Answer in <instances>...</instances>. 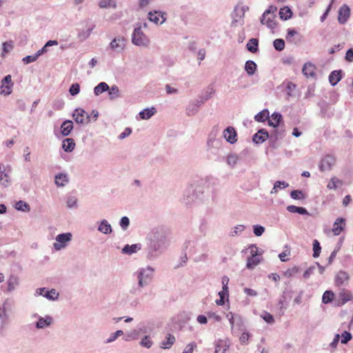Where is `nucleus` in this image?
Wrapping results in <instances>:
<instances>
[{
  "instance_id": "nucleus-40",
  "label": "nucleus",
  "mask_w": 353,
  "mask_h": 353,
  "mask_svg": "<svg viewBox=\"0 0 353 353\" xmlns=\"http://www.w3.org/2000/svg\"><path fill=\"white\" fill-rule=\"evenodd\" d=\"M14 48V42L12 41H6L2 44L1 57H4L6 54L10 52Z\"/></svg>"
},
{
  "instance_id": "nucleus-22",
  "label": "nucleus",
  "mask_w": 353,
  "mask_h": 353,
  "mask_svg": "<svg viewBox=\"0 0 353 353\" xmlns=\"http://www.w3.org/2000/svg\"><path fill=\"white\" fill-rule=\"evenodd\" d=\"M97 230L103 234H110L112 232V228L110 223L106 219H103L97 222Z\"/></svg>"
},
{
  "instance_id": "nucleus-11",
  "label": "nucleus",
  "mask_w": 353,
  "mask_h": 353,
  "mask_svg": "<svg viewBox=\"0 0 353 353\" xmlns=\"http://www.w3.org/2000/svg\"><path fill=\"white\" fill-rule=\"evenodd\" d=\"M197 197L198 196L195 193L194 185H190L185 190L181 200L184 204L190 205L193 203Z\"/></svg>"
},
{
  "instance_id": "nucleus-63",
  "label": "nucleus",
  "mask_w": 353,
  "mask_h": 353,
  "mask_svg": "<svg viewBox=\"0 0 353 353\" xmlns=\"http://www.w3.org/2000/svg\"><path fill=\"white\" fill-rule=\"evenodd\" d=\"M119 225L123 230H126L130 225V219L128 216H123L119 221Z\"/></svg>"
},
{
  "instance_id": "nucleus-55",
  "label": "nucleus",
  "mask_w": 353,
  "mask_h": 353,
  "mask_svg": "<svg viewBox=\"0 0 353 353\" xmlns=\"http://www.w3.org/2000/svg\"><path fill=\"white\" fill-rule=\"evenodd\" d=\"M248 250H249V251H250V253L251 255L250 256L261 257V256L262 254V252L259 251V248L254 244L250 245L248 247Z\"/></svg>"
},
{
  "instance_id": "nucleus-3",
  "label": "nucleus",
  "mask_w": 353,
  "mask_h": 353,
  "mask_svg": "<svg viewBox=\"0 0 353 353\" xmlns=\"http://www.w3.org/2000/svg\"><path fill=\"white\" fill-rule=\"evenodd\" d=\"M132 43L137 46L147 48L150 43L148 37L142 31V26L134 29L132 34Z\"/></svg>"
},
{
  "instance_id": "nucleus-5",
  "label": "nucleus",
  "mask_w": 353,
  "mask_h": 353,
  "mask_svg": "<svg viewBox=\"0 0 353 353\" xmlns=\"http://www.w3.org/2000/svg\"><path fill=\"white\" fill-rule=\"evenodd\" d=\"M99 117L98 112H73L74 121L79 124L87 125L94 121Z\"/></svg>"
},
{
  "instance_id": "nucleus-62",
  "label": "nucleus",
  "mask_w": 353,
  "mask_h": 353,
  "mask_svg": "<svg viewBox=\"0 0 353 353\" xmlns=\"http://www.w3.org/2000/svg\"><path fill=\"white\" fill-rule=\"evenodd\" d=\"M341 336V342L342 344H347L352 338L351 333L347 331L343 332Z\"/></svg>"
},
{
  "instance_id": "nucleus-59",
  "label": "nucleus",
  "mask_w": 353,
  "mask_h": 353,
  "mask_svg": "<svg viewBox=\"0 0 353 353\" xmlns=\"http://www.w3.org/2000/svg\"><path fill=\"white\" fill-rule=\"evenodd\" d=\"M269 113L270 112H259V113L255 115L254 119L258 122L268 121Z\"/></svg>"
},
{
  "instance_id": "nucleus-1",
  "label": "nucleus",
  "mask_w": 353,
  "mask_h": 353,
  "mask_svg": "<svg viewBox=\"0 0 353 353\" xmlns=\"http://www.w3.org/2000/svg\"><path fill=\"white\" fill-rule=\"evenodd\" d=\"M168 241L165 232L163 229H154L150 234L147 248V256L150 259L157 258L167 248Z\"/></svg>"
},
{
  "instance_id": "nucleus-30",
  "label": "nucleus",
  "mask_w": 353,
  "mask_h": 353,
  "mask_svg": "<svg viewBox=\"0 0 353 353\" xmlns=\"http://www.w3.org/2000/svg\"><path fill=\"white\" fill-rule=\"evenodd\" d=\"M76 145L74 140L72 138H65L62 141V148L65 152H71Z\"/></svg>"
},
{
  "instance_id": "nucleus-51",
  "label": "nucleus",
  "mask_w": 353,
  "mask_h": 353,
  "mask_svg": "<svg viewBox=\"0 0 353 353\" xmlns=\"http://www.w3.org/2000/svg\"><path fill=\"white\" fill-rule=\"evenodd\" d=\"M99 6L101 8H113L117 7V4L112 0H100Z\"/></svg>"
},
{
  "instance_id": "nucleus-6",
  "label": "nucleus",
  "mask_w": 353,
  "mask_h": 353,
  "mask_svg": "<svg viewBox=\"0 0 353 353\" xmlns=\"http://www.w3.org/2000/svg\"><path fill=\"white\" fill-rule=\"evenodd\" d=\"M72 239L71 232L61 233L56 236L53 248L55 251L65 249Z\"/></svg>"
},
{
  "instance_id": "nucleus-18",
  "label": "nucleus",
  "mask_w": 353,
  "mask_h": 353,
  "mask_svg": "<svg viewBox=\"0 0 353 353\" xmlns=\"http://www.w3.org/2000/svg\"><path fill=\"white\" fill-rule=\"evenodd\" d=\"M223 136L231 144H234L237 141V133L232 126H228L223 130Z\"/></svg>"
},
{
  "instance_id": "nucleus-36",
  "label": "nucleus",
  "mask_w": 353,
  "mask_h": 353,
  "mask_svg": "<svg viewBox=\"0 0 353 353\" xmlns=\"http://www.w3.org/2000/svg\"><path fill=\"white\" fill-rule=\"evenodd\" d=\"M176 339L174 335L168 334L165 339L162 341L161 347L163 349H170L174 343Z\"/></svg>"
},
{
  "instance_id": "nucleus-4",
  "label": "nucleus",
  "mask_w": 353,
  "mask_h": 353,
  "mask_svg": "<svg viewBox=\"0 0 353 353\" xmlns=\"http://www.w3.org/2000/svg\"><path fill=\"white\" fill-rule=\"evenodd\" d=\"M277 8L275 6H270L263 14L261 19V23L263 25H265L270 29H274L276 28V12Z\"/></svg>"
},
{
  "instance_id": "nucleus-16",
  "label": "nucleus",
  "mask_w": 353,
  "mask_h": 353,
  "mask_svg": "<svg viewBox=\"0 0 353 353\" xmlns=\"http://www.w3.org/2000/svg\"><path fill=\"white\" fill-rule=\"evenodd\" d=\"M12 86L13 83L12 82L11 75H6L1 81V93L4 95L10 94L12 92Z\"/></svg>"
},
{
  "instance_id": "nucleus-39",
  "label": "nucleus",
  "mask_w": 353,
  "mask_h": 353,
  "mask_svg": "<svg viewBox=\"0 0 353 353\" xmlns=\"http://www.w3.org/2000/svg\"><path fill=\"white\" fill-rule=\"evenodd\" d=\"M259 41L256 39H250L246 45L248 51L255 53L258 51Z\"/></svg>"
},
{
  "instance_id": "nucleus-43",
  "label": "nucleus",
  "mask_w": 353,
  "mask_h": 353,
  "mask_svg": "<svg viewBox=\"0 0 353 353\" xmlns=\"http://www.w3.org/2000/svg\"><path fill=\"white\" fill-rule=\"evenodd\" d=\"M77 201H78V199L74 196L70 195L66 197V205L68 208H70V209L77 208V207H78Z\"/></svg>"
},
{
  "instance_id": "nucleus-8",
  "label": "nucleus",
  "mask_w": 353,
  "mask_h": 353,
  "mask_svg": "<svg viewBox=\"0 0 353 353\" xmlns=\"http://www.w3.org/2000/svg\"><path fill=\"white\" fill-rule=\"evenodd\" d=\"M214 92L215 90L212 85L207 87L202 91L198 98L195 99L194 101V105L197 108L200 107L201 104L212 97Z\"/></svg>"
},
{
  "instance_id": "nucleus-25",
  "label": "nucleus",
  "mask_w": 353,
  "mask_h": 353,
  "mask_svg": "<svg viewBox=\"0 0 353 353\" xmlns=\"http://www.w3.org/2000/svg\"><path fill=\"white\" fill-rule=\"evenodd\" d=\"M141 243H135L132 245H125L123 248L121 252L124 254L131 255L132 254L137 253L141 249Z\"/></svg>"
},
{
  "instance_id": "nucleus-56",
  "label": "nucleus",
  "mask_w": 353,
  "mask_h": 353,
  "mask_svg": "<svg viewBox=\"0 0 353 353\" xmlns=\"http://www.w3.org/2000/svg\"><path fill=\"white\" fill-rule=\"evenodd\" d=\"M290 196L295 200H303L305 196L301 190H292L290 192Z\"/></svg>"
},
{
  "instance_id": "nucleus-28",
  "label": "nucleus",
  "mask_w": 353,
  "mask_h": 353,
  "mask_svg": "<svg viewBox=\"0 0 353 353\" xmlns=\"http://www.w3.org/2000/svg\"><path fill=\"white\" fill-rule=\"evenodd\" d=\"M345 225V220L343 218H338L333 225L332 232L335 236L340 234L343 230Z\"/></svg>"
},
{
  "instance_id": "nucleus-47",
  "label": "nucleus",
  "mask_w": 353,
  "mask_h": 353,
  "mask_svg": "<svg viewBox=\"0 0 353 353\" xmlns=\"http://www.w3.org/2000/svg\"><path fill=\"white\" fill-rule=\"evenodd\" d=\"M108 96L110 99H114L120 96L119 89L117 85H112V87H109V90H108Z\"/></svg>"
},
{
  "instance_id": "nucleus-58",
  "label": "nucleus",
  "mask_w": 353,
  "mask_h": 353,
  "mask_svg": "<svg viewBox=\"0 0 353 353\" xmlns=\"http://www.w3.org/2000/svg\"><path fill=\"white\" fill-rule=\"evenodd\" d=\"M286 93L288 97H296V85L292 83H288L286 88Z\"/></svg>"
},
{
  "instance_id": "nucleus-12",
  "label": "nucleus",
  "mask_w": 353,
  "mask_h": 353,
  "mask_svg": "<svg viewBox=\"0 0 353 353\" xmlns=\"http://www.w3.org/2000/svg\"><path fill=\"white\" fill-rule=\"evenodd\" d=\"M199 240L197 239H187L183 246L184 252L190 255H194L198 252Z\"/></svg>"
},
{
  "instance_id": "nucleus-38",
  "label": "nucleus",
  "mask_w": 353,
  "mask_h": 353,
  "mask_svg": "<svg viewBox=\"0 0 353 353\" xmlns=\"http://www.w3.org/2000/svg\"><path fill=\"white\" fill-rule=\"evenodd\" d=\"M108 90H109V85L105 82H101L94 88V93L96 96H99Z\"/></svg>"
},
{
  "instance_id": "nucleus-15",
  "label": "nucleus",
  "mask_w": 353,
  "mask_h": 353,
  "mask_svg": "<svg viewBox=\"0 0 353 353\" xmlns=\"http://www.w3.org/2000/svg\"><path fill=\"white\" fill-rule=\"evenodd\" d=\"M338 297V305L341 306L347 302L353 300V294L350 291L345 288H342L339 292Z\"/></svg>"
},
{
  "instance_id": "nucleus-53",
  "label": "nucleus",
  "mask_w": 353,
  "mask_h": 353,
  "mask_svg": "<svg viewBox=\"0 0 353 353\" xmlns=\"http://www.w3.org/2000/svg\"><path fill=\"white\" fill-rule=\"evenodd\" d=\"M244 230L245 226L243 225H237L232 229L230 232V235L231 236H239L243 232Z\"/></svg>"
},
{
  "instance_id": "nucleus-29",
  "label": "nucleus",
  "mask_w": 353,
  "mask_h": 353,
  "mask_svg": "<svg viewBox=\"0 0 353 353\" xmlns=\"http://www.w3.org/2000/svg\"><path fill=\"white\" fill-rule=\"evenodd\" d=\"M248 10H249L248 6L243 5V4H238L234 8V10L235 21H237L238 19L243 18L245 12H247Z\"/></svg>"
},
{
  "instance_id": "nucleus-34",
  "label": "nucleus",
  "mask_w": 353,
  "mask_h": 353,
  "mask_svg": "<svg viewBox=\"0 0 353 353\" xmlns=\"http://www.w3.org/2000/svg\"><path fill=\"white\" fill-rule=\"evenodd\" d=\"M341 70H334L329 75V81L332 85H336L341 79Z\"/></svg>"
},
{
  "instance_id": "nucleus-46",
  "label": "nucleus",
  "mask_w": 353,
  "mask_h": 353,
  "mask_svg": "<svg viewBox=\"0 0 353 353\" xmlns=\"http://www.w3.org/2000/svg\"><path fill=\"white\" fill-rule=\"evenodd\" d=\"M292 14V10L288 7H284L281 8L279 11V16L281 19L288 20L289 19Z\"/></svg>"
},
{
  "instance_id": "nucleus-32",
  "label": "nucleus",
  "mask_w": 353,
  "mask_h": 353,
  "mask_svg": "<svg viewBox=\"0 0 353 353\" xmlns=\"http://www.w3.org/2000/svg\"><path fill=\"white\" fill-rule=\"evenodd\" d=\"M302 72L306 77L314 78L315 74V66L311 63H307L303 65Z\"/></svg>"
},
{
  "instance_id": "nucleus-64",
  "label": "nucleus",
  "mask_w": 353,
  "mask_h": 353,
  "mask_svg": "<svg viewBox=\"0 0 353 353\" xmlns=\"http://www.w3.org/2000/svg\"><path fill=\"white\" fill-rule=\"evenodd\" d=\"M196 347L197 345L195 342H191L185 346L182 353H192Z\"/></svg>"
},
{
  "instance_id": "nucleus-23",
  "label": "nucleus",
  "mask_w": 353,
  "mask_h": 353,
  "mask_svg": "<svg viewBox=\"0 0 353 353\" xmlns=\"http://www.w3.org/2000/svg\"><path fill=\"white\" fill-rule=\"evenodd\" d=\"M148 330L147 327L143 324H140L137 329L133 330L130 334L125 338V341H128L130 340H135L138 339V336L139 334H147Z\"/></svg>"
},
{
  "instance_id": "nucleus-19",
  "label": "nucleus",
  "mask_w": 353,
  "mask_h": 353,
  "mask_svg": "<svg viewBox=\"0 0 353 353\" xmlns=\"http://www.w3.org/2000/svg\"><path fill=\"white\" fill-rule=\"evenodd\" d=\"M230 346L228 339H218L214 342V353H225Z\"/></svg>"
},
{
  "instance_id": "nucleus-14",
  "label": "nucleus",
  "mask_w": 353,
  "mask_h": 353,
  "mask_svg": "<svg viewBox=\"0 0 353 353\" xmlns=\"http://www.w3.org/2000/svg\"><path fill=\"white\" fill-rule=\"evenodd\" d=\"M165 14L161 11H150L148 12V19L155 24H163L166 21Z\"/></svg>"
},
{
  "instance_id": "nucleus-54",
  "label": "nucleus",
  "mask_w": 353,
  "mask_h": 353,
  "mask_svg": "<svg viewBox=\"0 0 353 353\" xmlns=\"http://www.w3.org/2000/svg\"><path fill=\"white\" fill-rule=\"evenodd\" d=\"M321 251V247L318 240L314 239L313 241V257L317 258L319 256Z\"/></svg>"
},
{
  "instance_id": "nucleus-27",
  "label": "nucleus",
  "mask_w": 353,
  "mask_h": 353,
  "mask_svg": "<svg viewBox=\"0 0 353 353\" xmlns=\"http://www.w3.org/2000/svg\"><path fill=\"white\" fill-rule=\"evenodd\" d=\"M8 292H12L19 285V278L14 274H11L7 281Z\"/></svg>"
},
{
  "instance_id": "nucleus-10",
  "label": "nucleus",
  "mask_w": 353,
  "mask_h": 353,
  "mask_svg": "<svg viewBox=\"0 0 353 353\" xmlns=\"http://www.w3.org/2000/svg\"><path fill=\"white\" fill-rule=\"evenodd\" d=\"M32 316L38 319L35 323V327L39 330L49 327L53 323V318L50 315L41 316L37 314H34Z\"/></svg>"
},
{
  "instance_id": "nucleus-42",
  "label": "nucleus",
  "mask_w": 353,
  "mask_h": 353,
  "mask_svg": "<svg viewBox=\"0 0 353 353\" xmlns=\"http://www.w3.org/2000/svg\"><path fill=\"white\" fill-rule=\"evenodd\" d=\"M245 70L249 76H252L256 70V64L253 61L249 60L245 63Z\"/></svg>"
},
{
  "instance_id": "nucleus-20",
  "label": "nucleus",
  "mask_w": 353,
  "mask_h": 353,
  "mask_svg": "<svg viewBox=\"0 0 353 353\" xmlns=\"http://www.w3.org/2000/svg\"><path fill=\"white\" fill-rule=\"evenodd\" d=\"M350 276L347 272L341 270L335 276L334 284L337 287L345 285L348 283Z\"/></svg>"
},
{
  "instance_id": "nucleus-7",
  "label": "nucleus",
  "mask_w": 353,
  "mask_h": 353,
  "mask_svg": "<svg viewBox=\"0 0 353 353\" xmlns=\"http://www.w3.org/2000/svg\"><path fill=\"white\" fill-rule=\"evenodd\" d=\"M34 296H42L50 301H55L58 299L59 294L55 289L49 290L46 288H40L36 290Z\"/></svg>"
},
{
  "instance_id": "nucleus-26",
  "label": "nucleus",
  "mask_w": 353,
  "mask_h": 353,
  "mask_svg": "<svg viewBox=\"0 0 353 353\" xmlns=\"http://www.w3.org/2000/svg\"><path fill=\"white\" fill-rule=\"evenodd\" d=\"M282 120V116L277 112H274L270 116L268 114V123L270 126L277 127Z\"/></svg>"
},
{
  "instance_id": "nucleus-57",
  "label": "nucleus",
  "mask_w": 353,
  "mask_h": 353,
  "mask_svg": "<svg viewBox=\"0 0 353 353\" xmlns=\"http://www.w3.org/2000/svg\"><path fill=\"white\" fill-rule=\"evenodd\" d=\"M140 345L146 348H150L153 345V341L149 336H145L140 341Z\"/></svg>"
},
{
  "instance_id": "nucleus-60",
  "label": "nucleus",
  "mask_w": 353,
  "mask_h": 353,
  "mask_svg": "<svg viewBox=\"0 0 353 353\" xmlns=\"http://www.w3.org/2000/svg\"><path fill=\"white\" fill-rule=\"evenodd\" d=\"M156 112H139L137 115V119H148L151 118Z\"/></svg>"
},
{
  "instance_id": "nucleus-41",
  "label": "nucleus",
  "mask_w": 353,
  "mask_h": 353,
  "mask_svg": "<svg viewBox=\"0 0 353 353\" xmlns=\"http://www.w3.org/2000/svg\"><path fill=\"white\" fill-rule=\"evenodd\" d=\"M287 210L291 213H298L300 214H307V210L303 207H298L296 205H288L287 207Z\"/></svg>"
},
{
  "instance_id": "nucleus-48",
  "label": "nucleus",
  "mask_w": 353,
  "mask_h": 353,
  "mask_svg": "<svg viewBox=\"0 0 353 353\" xmlns=\"http://www.w3.org/2000/svg\"><path fill=\"white\" fill-rule=\"evenodd\" d=\"M343 181L339 179L336 177H332L330 179V181L328 183L327 188L330 190H334L339 187V185H342Z\"/></svg>"
},
{
  "instance_id": "nucleus-49",
  "label": "nucleus",
  "mask_w": 353,
  "mask_h": 353,
  "mask_svg": "<svg viewBox=\"0 0 353 353\" xmlns=\"http://www.w3.org/2000/svg\"><path fill=\"white\" fill-rule=\"evenodd\" d=\"M334 296V294L331 290H326L322 296V302L325 304H327L332 302Z\"/></svg>"
},
{
  "instance_id": "nucleus-2",
  "label": "nucleus",
  "mask_w": 353,
  "mask_h": 353,
  "mask_svg": "<svg viewBox=\"0 0 353 353\" xmlns=\"http://www.w3.org/2000/svg\"><path fill=\"white\" fill-rule=\"evenodd\" d=\"M154 269L151 266L139 268L133 276L137 281L138 288H143L148 285L152 281Z\"/></svg>"
},
{
  "instance_id": "nucleus-31",
  "label": "nucleus",
  "mask_w": 353,
  "mask_h": 353,
  "mask_svg": "<svg viewBox=\"0 0 353 353\" xmlns=\"http://www.w3.org/2000/svg\"><path fill=\"white\" fill-rule=\"evenodd\" d=\"M72 129V121L70 120H65L61 125V133L63 136L66 137L70 134Z\"/></svg>"
},
{
  "instance_id": "nucleus-37",
  "label": "nucleus",
  "mask_w": 353,
  "mask_h": 353,
  "mask_svg": "<svg viewBox=\"0 0 353 353\" xmlns=\"http://www.w3.org/2000/svg\"><path fill=\"white\" fill-rule=\"evenodd\" d=\"M261 261V257L249 256L247 259L246 268L249 270H253L256 265L259 264Z\"/></svg>"
},
{
  "instance_id": "nucleus-50",
  "label": "nucleus",
  "mask_w": 353,
  "mask_h": 353,
  "mask_svg": "<svg viewBox=\"0 0 353 353\" xmlns=\"http://www.w3.org/2000/svg\"><path fill=\"white\" fill-rule=\"evenodd\" d=\"M92 30L93 28H90L87 30H81V31H79L77 34L78 39L81 41L85 40L90 37Z\"/></svg>"
},
{
  "instance_id": "nucleus-45",
  "label": "nucleus",
  "mask_w": 353,
  "mask_h": 353,
  "mask_svg": "<svg viewBox=\"0 0 353 353\" xmlns=\"http://www.w3.org/2000/svg\"><path fill=\"white\" fill-rule=\"evenodd\" d=\"M123 332L121 330L116 331L115 332L111 333L108 339L104 341V343H111L115 341L118 337L122 336Z\"/></svg>"
},
{
  "instance_id": "nucleus-17",
  "label": "nucleus",
  "mask_w": 353,
  "mask_h": 353,
  "mask_svg": "<svg viewBox=\"0 0 353 353\" xmlns=\"http://www.w3.org/2000/svg\"><path fill=\"white\" fill-rule=\"evenodd\" d=\"M125 42L126 40L124 37H117L110 42V46L112 50L120 52L124 50Z\"/></svg>"
},
{
  "instance_id": "nucleus-21",
  "label": "nucleus",
  "mask_w": 353,
  "mask_h": 353,
  "mask_svg": "<svg viewBox=\"0 0 353 353\" xmlns=\"http://www.w3.org/2000/svg\"><path fill=\"white\" fill-rule=\"evenodd\" d=\"M350 16V8L347 5H343L339 11L338 20L341 24H344Z\"/></svg>"
},
{
  "instance_id": "nucleus-13",
  "label": "nucleus",
  "mask_w": 353,
  "mask_h": 353,
  "mask_svg": "<svg viewBox=\"0 0 353 353\" xmlns=\"http://www.w3.org/2000/svg\"><path fill=\"white\" fill-rule=\"evenodd\" d=\"M335 158L330 154L325 155L319 163V169L321 172L330 170L335 164Z\"/></svg>"
},
{
  "instance_id": "nucleus-35",
  "label": "nucleus",
  "mask_w": 353,
  "mask_h": 353,
  "mask_svg": "<svg viewBox=\"0 0 353 353\" xmlns=\"http://www.w3.org/2000/svg\"><path fill=\"white\" fill-rule=\"evenodd\" d=\"M68 183V176L66 174L60 173L55 176V184L59 187H64Z\"/></svg>"
},
{
  "instance_id": "nucleus-24",
  "label": "nucleus",
  "mask_w": 353,
  "mask_h": 353,
  "mask_svg": "<svg viewBox=\"0 0 353 353\" xmlns=\"http://www.w3.org/2000/svg\"><path fill=\"white\" fill-rule=\"evenodd\" d=\"M268 137V132L265 129H261L253 135L252 141L256 144H260L263 143Z\"/></svg>"
},
{
  "instance_id": "nucleus-9",
  "label": "nucleus",
  "mask_w": 353,
  "mask_h": 353,
  "mask_svg": "<svg viewBox=\"0 0 353 353\" xmlns=\"http://www.w3.org/2000/svg\"><path fill=\"white\" fill-rule=\"evenodd\" d=\"M10 172L11 168L10 165L0 164V183L4 187H8L10 184Z\"/></svg>"
},
{
  "instance_id": "nucleus-61",
  "label": "nucleus",
  "mask_w": 353,
  "mask_h": 353,
  "mask_svg": "<svg viewBox=\"0 0 353 353\" xmlns=\"http://www.w3.org/2000/svg\"><path fill=\"white\" fill-rule=\"evenodd\" d=\"M274 47L278 51H281L285 48V41L281 39H276L274 41Z\"/></svg>"
},
{
  "instance_id": "nucleus-44",
  "label": "nucleus",
  "mask_w": 353,
  "mask_h": 353,
  "mask_svg": "<svg viewBox=\"0 0 353 353\" xmlns=\"http://www.w3.org/2000/svg\"><path fill=\"white\" fill-rule=\"evenodd\" d=\"M14 208L16 210L22 212H29L30 210L29 204L23 201H19L16 202Z\"/></svg>"
},
{
  "instance_id": "nucleus-33",
  "label": "nucleus",
  "mask_w": 353,
  "mask_h": 353,
  "mask_svg": "<svg viewBox=\"0 0 353 353\" xmlns=\"http://www.w3.org/2000/svg\"><path fill=\"white\" fill-rule=\"evenodd\" d=\"M289 183L284 181H276L270 191L271 194H276L279 190H284L289 187Z\"/></svg>"
},
{
  "instance_id": "nucleus-52",
  "label": "nucleus",
  "mask_w": 353,
  "mask_h": 353,
  "mask_svg": "<svg viewBox=\"0 0 353 353\" xmlns=\"http://www.w3.org/2000/svg\"><path fill=\"white\" fill-rule=\"evenodd\" d=\"M239 161V157L234 154H230L227 157V163L232 168H234Z\"/></svg>"
}]
</instances>
